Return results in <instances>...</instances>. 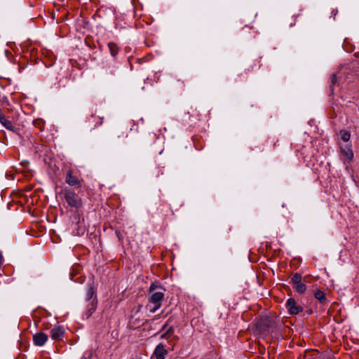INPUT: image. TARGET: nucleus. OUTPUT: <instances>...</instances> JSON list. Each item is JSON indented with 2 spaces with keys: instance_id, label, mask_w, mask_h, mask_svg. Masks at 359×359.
<instances>
[{
  "instance_id": "nucleus-1",
  "label": "nucleus",
  "mask_w": 359,
  "mask_h": 359,
  "mask_svg": "<svg viewBox=\"0 0 359 359\" xmlns=\"http://www.w3.org/2000/svg\"><path fill=\"white\" fill-rule=\"evenodd\" d=\"M165 291L161 285L152 283L149 290V302L147 307L151 313L156 312L162 305Z\"/></svg>"
},
{
  "instance_id": "nucleus-2",
  "label": "nucleus",
  "mask_w": 359,
  "mask_h": 359,
  "mask_svg": "<svg viewBox=\"0 0 359 359\" xmlns=\"http://www.w3.org/2000/svg\"><path fill=\"white\" fill-rule=\"evenodd\" d=\"M64 198L69 206L78 209L82 205L81 198L73 190L65 189L64 190Z\"/></svg>"
},
{
  "instance_id": "nucleus-3",
  "label": "nucleus",
  "mask_w": 359,
  "mask_h": 359,
  "mask_svg": "<svg viewBox=\"0 0 359 359\" xmlns=\"http://www.w3.org/2000/svg\"><path fill=\"white\" fill-rule=\"evenodd\" d=\"M350 136H341V141L340 142L341 151L344 158L348 161H351L353 158V153L351 149V145L349 143Z\"/></svg>"
},
{
  "instance_id": "nucleus-4",
  "label": "nucleus",
  "mask_w": 359,
  "mask_h": 359,
  "mask_svg": "<svg viewBox=\"0 0 359 359\" xmlns=\"http://www.w3.org/2000/svg\"><path fill=\"white\" fill-rule=\"evenodd\" d=\"M285 307L290 315H297L302 312L303 307L292 297L289 298L285 303Z\"/></svg>"
},
{
  "instance_id": "nucleus-5",
  "label": "nucleus",
  "mask_w": 359,
  "mask_h": 359,
  "mask_svg": "<svg viewBox=\"0 0 359 359\" xmlns=\"http://www.w3.org/2000/svg\"><path fill=\"white\" fill-rule=\"evenodd\" d=\"M302 276L295 273L291 278L290 283L294 290L299 294H304L306 290V285L302 281Z\"/></svg>"
},
{
  "instance_id": "nucleus-6",
  "label": "nucleus",
  "mask_w": 359,
  "mask_h": 359,
  "mask_svg": "<svg viewBox=\"0 0 359 359\" xmlns=\"http://www.w3.org/2000/svg\"><path fill=\"white\" fill-rule=\"evenodd\" d=\"M65 182L67 184L72 187H76L78 188L81 187V181L79 178L74 174L72 170H69L67 172Z\"/></svg>"
},
{
  "instance_id": "nucleus-7",
  "label": "nucleus",
  "mask_w": 359,
  "mask_h": 359,
  "mask_svg": "<svg viewBox=\"0 0 359 359\" xmlns=\"http://www.w3.org/2000/svg\"><path fill=\"white\" fill-rule=\"evenodd\" d=\"M65 334L64 328L61 326L54 327L50 330V337L53 340L59 341L62 340Z\"/></svg>"
},
{
  "instance_id": "nucleus-8",
  "label": "nucleus",
  "mask_w": 359,
  "mask_h": 359,
  "mask_svg": "<svg viewBox=\"0 0 359 359\" xmlns=\"http://www.w3.org/2000/svg\"><path fill=\"white\" fill-rule=\"evenodd\" d=\"M48 341V335L43 332H37L33 336L34 345L41 346Z\"/></svg>"
},
{
  "instance_id": "nucleus-9",
  "label": "nucleus",
  "mask_w": 359,
  "mask_h": 359,
  "mask_svg": "<svg viewBox=\"0 0 359 359\" xmlns=\"http://www.w3.org/2000/svg\"><path fill=\"white\" fill-rule=\"evenodd\" d=\"M168 354L167 350L164 348L163 345L160 344H158L154 352V356L156 359H165V356Z\"/></svg>"
},
{
  "instance_id": "nucleus-10",
  "label": "nucleus",
  "mask_w": 359,
  "mask_h": 359,
  "mask_svg": "<svg viewBox=\"0 0 359 359\" xmlns=\"http://www.w3.org/2000/svg\"><path fill=\"white\" fill-rule=\"evenodd\" d=\"M0 123L8 130L11 131H13V126L12 122L8 120L5 115L2 113L1 110H0Z\"/></svg>"
},
{
  "instance_id": "nucleus-11",
  "label": "nucleus",
  "mask_w": 359,
  "mask_h": 359,
  "mask_svg": "<svg viewBox=\"0 0 359 359\" xmlns=\"http://www.w3.org/2000/svg\"><path fill=\"white\" fill-rule=\"evenodd\" d=\"M87 313H86V317H90L96 310L97 305V300L94 299L92 301H87Z\"/></svg>"
},
{
  "instance_id": "nucleus-12",
  "label": "nucleus",
  "mask_w": 359,
  "mask_h": 359,
  "mask_svg": "<svg viewBox=\"0 0 359 359\" xmlns=\"http://www.w3.org/2000/svg\"><path fill=\"white\" fill-rule=\"evenodd\" d=\"M167 324L164 325L161 329V331L165 330V332L161 335V338L168 339L170 337H172L174 334V328L172 327H169L168 329Z\"/></svg>"
},
{
  "instance_id": "nucleus-13",
  "label": "nucleus",
  "mask_w": 359,
  "mask_h": 359,
  "mask_svg": "<svg viewBox=\"0 0 359 359\" xmlns=\"http://www.w3.org/2000/svg\"><path fill=\"white\" fill-rule=\"evenodd\" d=\"M313 294L315 298L318 299L320 303L325 304L326 302L327 298L324 292L320 290H316L314 291Z\"/></svg>"
},
{
  "instance_id": "nucleus-14",
  "label": "nucleus",
  "mask_w": 359,
  "mask_h": 359,
  "mask_svg": "<svg viewBox=\"0 0 359 359\" xmlns=\"http://www.w3.org/2000/svg\"><path fill=\"white\" fill-rule=\"evenodd\" d=\"M107 46H108L111 55L113 57L116 56L119 51V48H118L117 44L114 42H109V43H108Z\"/></svg>"
},
{
  "instance_id": "nucleus-15",
  "label": "nucleus",
  "mask_w": 359,
  "mask_h": 359,
  "mask_svg": "<svg viewBox=\"0 0 359 359\" xmlns=\"http://www.w3.org/2000/svg\"><path fill=\"white\" fill-rule=\"evenodd\" d=\"M94 299H97L95 297V290L93 287L90 286L86 294V301H92Z\"/></svg>"
},
{
  "instance_id": "nucleus-16",
  "label": "nucleus",
  "mask_w": 359,
  "mask_h": 359,
  "mask_svg": "<svg viewBox=\"0 0 359 359\" xmlns=\"http://www.w3.org/2000/svg\"><path fill=\"white\" fill-rule=\"evenodd\" d=\"M116 71V67L114 65H109L106 69V74L109 76H114Z\"/></svg>"
},
{
  "instance_id": "nucleus-17",
  "label": "nucleus",
  "mask_w": 359,
  "mask_h": 359,
  "mask_svg": "<svg viewBox=\"0 0 359 359\" xmlns=\"http://www.w3.org/2000/svg\"><path fill=\"white\" fill-rule=\"evenodd\" d=\"M337 82V76L335 74H333L331 78V88H332V86Z\"/></svg>"
},
{
  "instance_id": "nucleus-18",
  "label": "nucleus",
  "mask_w": 359,
  "mask_h": 359,
  "mask_svg": "<svg viewBox=\"0 0 359 359\" xmlns=\"http://www.w3.org/2000/svg\"><path fill=\"white\" fill-rule=\"evenodd\" d=\"M191 116H199V114H198V111H196V109H194V110H192V114H191Z\"/></svg>"
},
{
  "instance_id": "nucleus-19",
  "label": "nucleus",
  "mask_w": 359,
  "mask_h": 359,
  "mask_svg": "<svg viewBox=\"0 0 359 359\" xmlns=\"http://www.w3.org/2000/svg\"><path fill=\"white\" fill-rule=\"evenodd\" d=\"M342 135H349V134L346 132H344Z\"/></svg>"
},
{
  "instance_id": "nucleus-20",
  "label": "nucleus",
  "mask_w": 359,
  "mask_h": 359,
  "mask_svg": "<svg viewBox=\"0 0 359 359\" xmlns=\"http://www.w3.org/2000/svg\"><path fill=\"white\" fill-rule=\"evenodd\" d=\"M82 359H86V358L84 357V358H82Z\"/></svg>"
}]
</instances>
